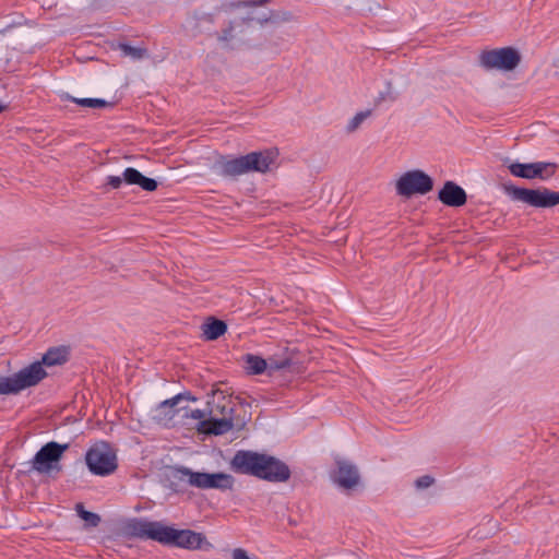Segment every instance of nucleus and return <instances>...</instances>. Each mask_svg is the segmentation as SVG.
<instances>
[{
  "label": "nucleus",
  "instance_id": "a211bd4d",
  "mask_svg": "<svg viewBox=\"0 0 559 559\" xmlns=\"http://www.w3.org/2000/svg\"><path fill=\"white\" fill-rule=\"evenodd\" d=\"M227 330V325L216 319H209L202 324V332L206 340L213 341L222 336Z\"/></svg>",
  "mask_w": 559,
  "mask_h": 559
},
{
  "label": "nucleus",
  "instance_id": "423d86ee",
  "mask_svg": "<svg viewBox=\"0 0 559 559\" xmlns=\"http://www.w3.org/2000/svg\"><path fill=\"white\" fill-rule=\"evenodd\" d=\"M182 477L187 478L190 486L199 489H231L235 484V478L226 473H200L193 472L187 467L178 469Z\"/></svg>",
  "mask_w": 559,
  "mask_h": 559
},
{
  "label": "nucleus",
  "instance_id": "20e7f679",
  "mask_svg": "<svg viewBox=\"0 0 559 559\" xmlns=\"http://www.w3.org/2000/svg\"><path fill=\"white\" fill-rule=\"evenodd\" d=\"M206 409L207 419L200 421L199 432L218 436L233 429L234 403L230 396L223 392H213Z\"/></svg>",
  "mask_w": 559,
  "mask_h": 559
},
{
  "label": "nucleus",
  "instance_id": "b1692460",
  "mask_svg": "<svg viewBox=\"0 0 559 559\" xmlns=\"http://www.w3.org/2000/svg\"><path fill=\"white\" fill-rule=\"evenodd\" d=\"M13 374L0 377V395L17 394Z\"/></svg>",
  "mask_w": 559,
  "mask_h": 559
},
{
  "label": "nucleus",
  "instance_id": "7ed1b4c3",
  "mask_svg": "<svg viewBox=\"0 0 559 559\" xmlns=\"http://www.w3.org/2000/svg\"><path fill=\"white\" fill-rule=\"evenodd\" d=\"M277 153L274 151L253 152L237 158L219 157L214 170L226 177H236L251 171L266 173L275 164Z\"/></svg>",
  "mask_w": 559,
  "mask_h": 559
},
{
  "label": "nucleus",
  "instance_id": "412c9836",
  "mask_svg": "<svg viewBox=\"0 0 559 559\" xmlns=\"http://www.w3.org/2000/svg\"><path fill=\"white\" fill-rule=\"evenodd\" d=\"M371 116V110H362L355 114L347 122L345 130L347 133H354Z\"/></svg>",
  "mask_w": 559,
  "mask_h": 559
},
{
  "label": "nucleus",
  "instance_id": "6ab92c4d",
  "mask_svg": "<svg viewBox=\"0 0 559 559\" xmlns=\"http://www.w3.org/2000/svg\"><path fill=\"white\" fill-rule=\"evenodd\" d=\"M246 368L250 373L260 374L267 370L266 360L255 355H246Z\"/></svg>",
  "mask_w": 559,
  "mask_h": 559
},
{
  "label": "nucleus",
  "instance_id": "c85d7f7f",
  "mask_svg": "<svg viewBox=\"0 0 559 559\" xmlns=\"http://www.w3.org/2000/svg\"><path fill=\"white\" fill-rule=\"evenodd\" d=\"M396 97V93L392 91L391 86H389V91L386 93V96H382V99H390L393 100Z\"/></svg>",
  "mask_w": 559,
  "mask_h": 559
},
{
  "label": "nucleus",
  "instance_id": "ddd939ff",
  "mask_svg": "<svg viewBox=\"0 0 559 559\" xmlns=\"http://www.w3.org/2000/svg\"><path fill=\"white\" fill-rule=\"evenodd\" d=\"M333 483L343 491L355 490L360 485V475L357 467L347 461L337 460L332 475Z\"/></svg>",
  "mask_w": 559,
  "mask_h": 559
},
{
  "label": "nucleus",
  "instance_id": "9d476101",
  "mask_svg": "<svg viewBox=\"0 0 559 559\" xmlns=\"http://www.w3.org/2000/svg\"><path fill=\"white\" fill-rule=\"evenodd\" d=\"M187 397L183 394H178L173 399L159 403L152 412V419L163 427H173L181 423V407L180 403Z\"/></svg>",
  "mask_w": 559,
  "mask_h": 559
},
{
  "label": "nucleus",
  "instance_id": "f03ea898",
  "mask_svg": "<svg viewBox=\"0 0 559 559\" xmlns=\"http://www.w3.org/2000/svg\"><path fill=\"white\" fill-rule=\"evenodd\" d=\"M230 465L235 472L253 475L269 481H285L290 475L287 465L280 460L252 451H238Z\"/></svg>",
  "mask_w": 559,
  "mask_h": 559
},
{
  "label": "nucleus",
  "instance_id": "a878e982",
  "mask_svg": "<svg viewBox=\"0 0 559 559\" xmlns=\"http://www.w3.org/2000/svg\"><path fill=\"white\" fill-rule=\"evenodd\" d=\"M435 484V478L430 475H421L414 480V487L417 491L428 489Z\"/></svg>",
  "mask_w": 559,
  "mask_h": 559
},
{
  "label": "nucleus",
  "instance_id": "39448f33",
  "mask_svg": "<svg viewBox=\"0 0 559 559\" xmlns=\"http://www.w3.org/2000/svg\"><path fill=\"white\" fill-rule=\"evenodd\" d=\"M85 462L91 473L98 476L112 474L117 468V455L107 442L92 445L85 455Z\"/></svg>",
  "mask_w": 559,
  "mask_h": 559
},
{
  "label": "nucleus",
  "instance_id": "1a4fd4ad",
  "mask_svg": "<svg viewBox=\"0 0 559 559\" xmlns=\"http://www.w3.org/2000/svg\"><path fill=\"white\" fill-rule=\"evenodd\" d=\"M68 448V443L60 444L55 441L48 442L35 454L32 460V468L41 474L59 469V461Z\"/></svg>",
  "mask_w": 559,
  "mask_h": 559
},
{
  "label": "nucleus",
  "instance_id": "aec40b11",
  "mask_svg": "<svg viewBox=\"0 0 559 559\" xmlns=\"http://www.w3.org/2000/svg\"><path fill=\"white\" fill-rule=\"evenodd\" d=\"M181 409H182V412H181V424L188 425L189 424L188 423L189 419L197 420L198 421V424H197V429L198 430H199L200 421L207 419V409H205V411L189 409L186 406H182Z\"/></svg>",
  "mask_w": 559,
  "mask_h": 559
},
{
  "label": "nucleus",
  "instance_id": "cd10ccee",
  "mask_svg": "<svg viewBox=\"0 0 559 559\" xmlns=\"http://www.w3.org/2000/svg\"><path fill=\"white\" fill-rule=\"evenodd\" d=\"M233 559H249L247 552L242 548L233 550Z\"/></svg>",
  "mask_w": 559,
  "mask_h": 559
},
{
  "label": "nucleus",
  "instance_id": "393cba45",
  "mask_svg": "<svg viewBox=\"0 0 559 559\" xmlns=\"http://www.w3.org/2000/svg\"><path fill=\"white\" fill-rule=\"evenodd\" d=\"M121 50L124 56H128L134 60H140L146 55L145 49H142L139 47H132V46H128V45L121 46Z\"/></svg>",
  "mask_w": 559,
  "mask_h": 559
},
{
  "label": "nucleus",
  "instance_id": "2eb2a0df",
  "mask_svg": "<svg viewBox=\"0 0 559 559\" xmlns=\"http://www.w3.org/2000/svg\"><path fill=\"white\" fill-rule=\"evenodd\" d=\"M46 377L47 372L39 361L32 362L13 373L19 393L23 390L37 385Z\"/></svg>",
  "mask_w": 559,
  "mask_h": 559
},
{
  "label": "nucleus",
  "instance_id": "f8f14e48",
  "mask_svg": "<svg viewBox=\"0 0 559 559\" xmlns=\"http://www.w3.org/2000/svg\"><path fill=\"white\" fill-rule=\"evenodd\" d=\"M556 169V164L547 162H537L528 164L512 163L509 165V170L513 176L525 179L539 178L545 180L554 176Z\"/></svg>",
  "mask_w": 559,
  "mask_h": 559
},
{
  "label": "nucleus",
  "instance_id": "bb28decb",
  "mask_svg": "<svg viewBox=\"0 0 559 559\" xmlns=\"http://www.w3.org/2000/svg\"><path fill=\"white\" fill-rule=\"evenodd\" d=\"M266 365H267V370L273 371V370H278V369L286 367L288 365V360L287 359L275 360L273 358H270L266 360Z\"/></svg>",
  "mask_w": 559,
  "mask_h": 559
},
{
  "label": "nucleus",
  "instance_id": "dca6fc26",
  "mask_svg": "<svg viewBox=\"0 0 559 559\" xmlns=\"http://www.w3.org/2000/svg\"><path fill=\"white\" fill-rule=\"evenodd\" d=\"M439 200L448 206H462L466 202L465 191L452 181L444 183L439 191Z\"/></svg>",
  "mask_w": 559,
  "mask_h": 559
},
{
  "label": "nucleus",
  "instance_id": "4468645a",
  "mask_svg": "<svg viewBox=\"0 0 559 559\" xmlns=\"http://www.w3.org/2000/svg\"><path fill=\"white\" fill-rule=\"evenodd\" d=\"M136 185L145 191H154L157 188V182L142 175L138 169L129 167L126 168L121 176H109L107 183L114 188L119 189L122 183Z\"/></svg>",
  "mask_w": 559,
  "mask_h": 559
},
{
  "label": "nucleus",
  "instance_id": "5701e85b",
  "mask_svg": "<svg viewBox=\"0 0 559 559\" xmlns=\"http://www.w3.org/2000/svg\"><path fill=\"white\" fill-rule=\"evenodd\" d=\"M67 97L71 99L73 103L87 108H102L108 105V103L102 98H76L71 96Z\"/></svg>",
  "mask_w": 559,
  "mask_h": 559
},
{
  "label": "nucleus",
  "instance_id": "7c9ffc66",
  "mask_svg": "<svg viewBox=\"0 0 559 559\" xmlns=\"http://www.w3.org/2000/svg\"><path fill=\"white\" fill-rule=\"evenodd\" d=\"M4 108H5V106L0 105V112H1L2 110H4Z\"/></svg>",
  "mask_w": 559,
  "mask_h": 559
},
{
  "label": "nucleus",
  "instance_id": "f3484780",
  "mask_svg": "<svg viewBox=\"0 0 559 559\" xmlns=\"http://www.w3.org/2000/svg\"><path fill=\"white\" fill-rule=\"evenodd\" d=\"M68 357L69 352L67 347H53L44 354L39 362H41L43 367H52L64 364L68 360Z\"/></svg>",
  "mask_w": 559,
  "mask_h": 559
},
{
  "label": "nucleus",
  "instance_id": "0eeeda50",
  "mask_svg": "<svg viewBox=\"0 0 559 559\" xmlns=\"http://www.w3.org/2000/svg\"><path fill=\"white\" fill-rule=\"evenodd\" d=\"M432 187L431 177L418 169L404 173L395 183L397 194L406 198L426 194L432 190Z\"/></svg>",
  "mask_w": 559,
  "mask_h": 559
},
{
  "label": "nucleus",
  "instance_id": "6e6552de",
  "mask_svg": "<svg viewBox=\"0 0 559 559\" xmlns=\"http://www.w3.org/2000/svg\"><path fill=\"white\" fill-rule=\"evenodd\" d=\"M520 60L519 52L511 47L486 50L479 56L480 66L487 70L512 71Z\"/></svg>",
  "mask_w": 559,
  "mask_h": 559
},
{
  "label": "nucleus",
  "instance_id": "f257e3e1",
  "mask_svg": "<svg viewBox=\"0 0 559 559\" xmlns=\"http://www.w3.org/2000/svg\"><path fill=\"white\" fill-rule=\"evenodd\" d=\"M122 530L130 537L152 539L187 549H203L211 546L199 533L190 530H177L157 521L132 519L124 523Z\"/></svg>",
  "mask_w": 559,
  "mask_h": 559
},
{
  "label": "nucleus",
  "instance_id": "4be33fe9",
  "mask_svg": "<svg viewBox=\"0 0 559 559\" xmlns=\"http://www.w3.org/2000/svg\"><path fill=\"white\" fill-rule=\"evenodd\" d=\"M76 512L86 526L94 527L100 522V518L96 513L86 511L82 504L76 506Z\"/></svg>",
  "mask_w": 559,
  "mask_h": 559
},
{
  "label": "nucleus",
  "instance_id": "c756f323",
  "mask_svg": "<svg viewBox=\"0 0 559 559\" xmlns=\"http://www.w3.org/2000/svg\"><path fill=\"white\" fill-rule=\"evenodd\" d=\"M292 17H293V16H292V14L286 13V14H285L284 20H285V21H290V20H292Z\"/></svg>",
  "mask_w": 559,
  "mask_h": 559
},
{
  "label": "nucleus",
  "instance_id": "9b49d317",
  "mask_svg": "<svg viewBox=\"0 0 559 559\" xmlns=\"http://www.w3.org/2000/svg\"><path fill=\"white\" fill-rule=\"evenodd\" d=\"M511 194L513 199L527 203L532 206L550 207L559 204V192H554L547 189L533 190L512 188Z\"/></svg>",
  "mask_w": 559,
  "mask_h": 559
}]
</instances>
